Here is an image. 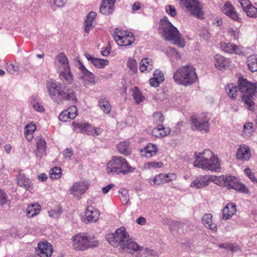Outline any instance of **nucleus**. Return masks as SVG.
<instances>
[{"label": "nucleus", "mask_w": 257, "mask_h": 257, "mask_svg": "<svg viewBox=\"0 0 257 257\" xmlns=\"http://www.w3.org/2000/svg\"><path fill=\"white\" fill-rule=\"evenodd\" d=\"M59 71V77L62 83L55 80H50L47 83V91L51 99L57 103L64 100L70 101L72 103H76L77 98L76 91L74 88L69 86L73 80L70 68Z\"/></svg>", "instance_id": "obj_1"}, {"label": "nucleus", "mask_w": 257, "mask_h": 257, "mask_svg": "<svg viewBox=\"0 0 257 257\" xmlns=\"http://www.w3.org/2000/svg\"><path fill=\"white\" fill-rule=\"evenodd\" d=\"M238 85L232 83L225 86V89L228 96L235 99L237 95L242 98L245 107L249 110H254L255 97L257 96V85L251 83L246 79L240 77L238 79Z\"/></svg>", "instance_id": "obj_2"}, {"label": "nucleus", "mask_w": 257, "mask_h": 257, "mask_svg": "<svg viewBox=\"0 0 257 257\" xmlns=\"http://www.w3.org/2000/svg\"><path fill=\"white\" fill-rule=\"evenodd\" d=\"M106 239L113 246L119 247L120 250L128 253L138 252L142 249V246L130 238L128 233L124 227H120L114 233L107 234Z\"/></svg>", "instance_id": "obj_3"}, {"label": "nucleus", "mask_w": 257, "mask_h": 257, "mask_svg": "<svg viewBox=\"0 0 257 257\" xmlns=\"http://www.w3.org/2000/svg\"><path fill=\"white\" fill-rule=\"evenodd\" d=\"M193 164L195 167L213 171H217L220 168L218 158L210 150L199 153Z\"/></svg>", "instance_id": "obj_4"}, {"label": "nucleus", "mask_w": 257, "mask_h": 257, "mask_svg": "<svg viewBox=\"0 0 257 257\" xmlns=\"http://www.w3.org/2000/svg\"><path fill=\"white\" fill-rule=\"evenodd\" d=\"M162 34L167 40L171 41L174 44L179 47H184L185 43L181 39L180 33L178 29L168 20L167 17L160 21Z\"/></svg>", "instance_id": "obj_5"}, {"label": "nucleus", "mask_w": 257, "mask_h": 257, "mask_svg": "<svg viewBox=\"0 0 257 257\" xmlns=\"http://www.w3.org/2000/svg\"><path fill=\"white\" fill-rule=\"evenodd\" d=\"M197 78L195 69L189 65L181 67L173 75L176 83L185 86L192 85L197 81Z\"/></svg>", "instance_id": "obj_6"}, {"label": "nucleus", "mask_w": 257, "mask_h": 257, "mask_svg": "<svg viewBox=\"0 0 257 257\" xmlns=\"http://www.w3.org/2000/svg\"><path fill=\"white\" fill-rule=\"evenodd\" d=\"M135 168L131 166L125 159L121 157L113 156L106 165L108 174L123 175L134 172Z\"/></svg>", "instance_id": "obj_7"}, {"label": "nucleus", "mask_w": 257, "mask_h": 257, "mask_svg": "<svg viewBox=\"0 0 257 257\" xmlns=\"http://www.w3.org/2000/svg\"><path fill=\"white\" fill-rule=\"evenodd\" d=\"M98 244L97 240L93 236L79 233L73 237V246L76 250H84L97 246Z\"/></svg>", "instance_id": "obj_8"}, {"label": "nucleus", "mask_w": 257, "mask_h": 257, "mask_svg": "<svg viewBox=\"0 0 257 257\" xmlns=\"http://www.w3.org/2000/svg\"><path fill=\"white\" fill-rule=\"evenodd\" d=\"M181 5L193 16L202 19L204 17L203 6L198 0H180Z\"/></svg>", "instance_id": "obj_9"}, {"label": "nucleus", "mask_w": 257, "mask_h": 257, "mask_svg": "<svg viewBox=\"0 0 257 257\" xmlns=\"http://www.w3.org/2000/svg\"><path fill=\"white\" fill-rule=\"evenodd\" d=\"M210 118L206 115L197 117L192 116L191 117V127L193 131H204L207 132L210 129L209 120Z\"/></svg>", "instance_id": "obj_10"}, {"label": "nucleus", "mask_w": 257, "mask_h": 257, "mask_svg": "<svg viewBox=\"0 0 257 257\" xmlns=\"http://www.w3.org/2000/svg\"><path fill=\"white\" fill-rule=\"evenodd\" d=\"M117 29L115 32L114 39L117 44L121 46H127L131 45L135 41V37L132 33L118 31Z\"/></svg>", "instance_id": "obj_11"}, {"label": "nucleus", "mask_w": 257, "mask_h": 257, "mask_svg": "<svg viewBox=\"0 0 257 257\" xmlns=\"http://www.w3.org/2000/svg\"><path fill=\"white\" fill-rule=\"evenodd\" d=\"M53 251L52 245L47 241L39 242L36 249L37 254L40 257H51Z\"/></svg>", "instance_id": "obj_12"}, {"label": "nucleus", "mask_w": 257, "mask_h": 257, "mask_svg": "<svg viewBox=\"0 0 257 257\" xmlns=\"http://www.w3.org/2000/svg\"><path fill=\"white\" fill-rule=\"evenodd\" d=\"M88 188V185L87 181L80 180L73 185L70 189V192L74 196L78 197L83 194Z\"/></svg>", "instance_id": "obj_13"}, {"label": "nucleus", "mask_w": 257, "mask_h": 257, "mask_svg": "<svg viewBox=\"0 0 257 257\" xmlns=\"http://www.w3.org/2000/svg\"><path fill=\"white\" fill-rule=\"evenodd\" d=\"M211 175H200L192 183L190 186L196 189H201L207 187L211 182Z\"/></svg>", "instance_id": "obj_14"}, {"label": "nucleus", "mask_w": 257, "mask_h": 257, "mask_svg": "<svg viewBox=\"0 0 257 257\" xmlns=\"http://www.w3.org/2000/svg\"><path fill=\"white\" fill-rule=\"evenodd\" d=\"M55 65L58 68L59 71L60 70H68L70 68L67 57L63 53H60L57 55Z\"/></svg>", "instance_id": "obj_15"}, {"label": "nucleus", "mask_w": 257, "mask_h": 257, "mask_svg": "<svg viewBox=\"0 0 257 257\" xmlns=\"http://www.w3.org/2000/svg\"><path fill=\"white\" fill-rule=\"evenodd\" d=\"M222 12L224 14L229 17L234 21L237 22H241V19L238 16L234 11L233 6L231 3L226 2L223 6Z\"/></svg>", "instance_id": "obj_16"}, {"label": "nucleus", "mask_w": 257, "mask_h": 257, "mask_svg": "<svg viewBox=\"0 0 257 257\" xmlns=\"http://www.w3.org/2000/svg\"><path fill=\"white\" fill-rule=\"evenodd\" d=\"M175 175L172 174H160L156 175L153 179V182L155 185H161L170 182L175 178Z\"/></svg>", "instance_id": "obj_17"}, {"label": "nucleus", "mask_w": 257, "mask_h": 257, "mask_svg": "<svg viewBox=\"0 0 257 257\" xmlns=\"http://www.w3.org/2000/svg\"><path fill=\"white\" fill-rule=\"evenodd\" d=\"M116 0H103L100 7V12L105 15L112 14Z\"/></svg>", "instance_id": "obj_18"}, {"label": "nucleus", "mask_w": 257, "mask_h": 257, "mask_svg": "<svg viewBox=\"0 0 257 257\" xmlns=\"http://www.w3.org/2000/svg\"><path fill=\"white\" fill-rule=\"evenodd\" d=\"M250 151L248 146L241 145L236 154V158L240 160H248L250 158Z\"/></svg>", "instance_id": "obj_19"}, {"label": "nucleus", "mask_w": 257, "mask_h": 257, "mask_svg": "<svg viewBox=\"0 0 257 257\" xmlns=\"http://www.w3.org/2000/svg\"><path fill=\"white\" fill-rule=\"evenodd\" d=\"M220 46L222 50L225 52L236 54H239L241 53L240 48L233 43L230 42L220 43Z\"/></svg>", "instance_id": "obj_20"}, {"label": "nucleus", "mask_w": 257, "mask_h": 257, "mask_svg": "<svg viewBox=\"0 0 257 257\" xmlns=\"http://www.w3.org/2000/svg\"><path fill=\"white\" fill-rule=\"evenodd\" d=\"M236 212V205L233 203H228L223 210L222 218L223 220H227L231 217Z\"/></svg>", "instance_id": "obj_21"}, {"label": "nucleus", "mask_w": 257, "mask_h": 257, "mask_svg": "<svg viewBox=\"0 0 257 257\" xmlns=\"http://www.w3.org/2000/svg\"><path fill=\"white\" fill-rule=\"evenodd\" d=\"M215 59V66L219 70H222L225 69L228 66L229 63V60L225 58L224 56L217 54L214 57Z\"/></svg>", "instance_id": "obj_22"}, {"label": "nucleus", "mask_w": 257, "mask_h": 257, "mask_svg": "<svg viewBox=\"0 0 257 257\" xmlns=\"http://www.w3.org/2000/svg\"><path fill=\"white\" fill-rule=\"evenodd\" d=\"M16 180L19 186L24 187L27 190H29L31 188V181L29 179L27 178L23 174L20 172L17 176Z\"/></svg>", "instance_id": "obj_23"}, {"label": "nucleus", "mask_w": 257, "mask_h": 257, "mask_svg": "<svg viewBox=\"0 0 257 257\" xmlns=\"http://www.w3.org/2000/svg\"><path fill=\"white\" fill-rule=\"evenodd\" d=\"M86 218L88 222H95L99 218V212L93 206H88L86 210Z\"/></svg>", "instance_id": "obj_24"}, {"label": "nucleus", "mask_w": 257, "mask_h": 257, "mask_svg": "<svg viewBox=\"0 0 257 257\" xmlns=\"http://www.w3.org/2000/svg\"><path fill=\"white\" fill-rule=\"evenodd\" d=\"M158 150L157 146L152 143L148 144L145 148L141 149L142 155L146 157H150L154 156Z\"/></svg>", "instance_id": "obj_25"}, {"label": "nucleus", "mask_w": 257, "mask_h": 257, "mask_svg": "<svg viewBox=\"0 0 257 257\" xmlns=\"http://www.w3.org/2000/svg\"><path fill=\"white\" fill-rule=\"evenodd\" d=\"M212 216L210 213L204 214L202 218V223L204 226L213 231L217 230V225L212 223Z\"/></svg>", "instance_id": "obj_26"}, {"label": "nucleus", "mask_w": 257, "mask_h": 257, "mask_svg": "<svg viewBox=\"0 0 257 257\" xmlns=\"http://www.w3.org/2000/svg\"><path fill=\"white\" fill-rule=\"evenodd\" d=\"M96 17V13L94 12H90L87 16L84 22V31L88 34L92 27L93 20Z\"/></svg>", "instance_id": "obj_27"}, {"label": "nucleus", "mask_w": 257, "mask_h": 257, "mask_svg": "<svg viewBox=\"0 0 257 257\" xmlns=\"http://www.w3.org/2000/svg\"><path fill=\"white\" fill-rule=\"evenodd\" d=\"M73 125L75 128L79 129L80 132L82 133H85L88 135L92 134V132H91V131H92V126L87 123H78L74 122H73Z\"/></svg>", "instance_id": "obj_28"}, {"label": "nucleus", "mask_w": 257, "mask_h": 257, "mask_svg": "<svg viewBox=\"0 0 257 257\" xmlns=\"http://www.w3.org/2000/svg\"><path fill=\"white\" fill-rule=\"evenodd\" d=\"M153 69V63L149 58H144L140 62V69L141 72H150Z\"/></svg>", "instance_id": "obj_29"}, {"label": "nucleus", "mask_w": 257, "mask_h": 257, "mask_svg": "<svg viewBox=\"0 0 257 257\" xmlns=\"http://www.w3.org/2000/svg\"><path fill=\"white\" fill-rule=\"evenodd\" d=\"M117 148L118 151L124 155H128L131 153L130 142L128 141L120 142L117 145Z\"/></svg>", "instance_id": "obj_30"}, {"label": "nucleus", "mask_w": 257, "mask_h": 257, "mask_svg": "<svg viewBox=\"0 0 257 257\" xmlns=\"http://www.w3.org/2000/svg\"><path fill=\"white\" fill-rule=\"evenodd\" d=\"M40 210L41 206L38 203L30 205L26 211L27 216L29 218L35 216Z\"/></svg>", "instance_id": "obj_31"}, {"label": "nucleus", "mask_w": 257, "mask_h": 257, "mask_svg": "<svg viewBox=\"0 0 257 257\" xmlns=\"http://www.w3.org/2000/svg\"><path fill=\"white\" fill-rule=\"evenodd\" d=\"M247 64L249 69L251 72L257 71V55H252L249 56L247 59Z\"/></svg>", "instance_id": "obj_32"}, {"label": "nucleus", "mask_w": 257, "mask_h": 257, "mask_svg": "<svg viewBox=\"0 0 257 257\" xmlns=\"http://www.w3.org/2000/svg\"><path fill=\"white\" fill-rule=\"evenodd\" d=\"M46 148V142L44 139H39L37 142L36 150L35 151V155L37 157H41L40 153L45 152Z\"/></svg>", "instance_id": "obj_33"}, {"label": "nucleus", "mask_w": 257, "mask_h": 257, "mask_svg": "<svg viewBox=\"0 0 257 257\" xmlns=\"http://www.w3.org/2000/svg\"><path fill=\"white\" fill-rule=\"evenodd\" d=\"M99 104L100 107L104 113L108 114L110 112L111 110V106L108 99L106 98L101 97L99 99Z\"/></svg>", "instance_id": "obj_34"}, {"label": "nucleus", "mask_w": 257, "mask_h": 257, "mask_svg": "<svg viewBox=\"0 0 257 257\" xmlns=\"http://www.w3.org/2000/svg\"><path fill=\"white\" fill-rule=\"evenodd\" d=\"M81 72L83 74V77L86 78L89 82H91L94 80V75L89 71L82 64L80 66Z\"/></svg>", "instance_id": "obj_35"}, {"label": "nucleus", "mask_w": 257, "mask_h": 257, "mask_svg": "<svg viewBox=\"0 0 257 257\" xmlns=\"http://www.w3.org/2000/svg\"><path fill=\"white\" fill-rule=\"evenodd\" d=\"M132 91L134 99L138 104H139L144 99V96L142 95V93L137 87L133 88Z\"/></svg>", "instance_id": "obj_36"}, {"label": "nucleus", "mask_w": 257, "mask_h": 257, "mask_svg": "<svg viewBox=\"0 0 257 257\" xmlns=\"http://www.w3.org/2000/svg\"><path fill=\"white\" fill-rule=\"evenodd\" d=\"M159 131H162L159 133V135L161 137H164L170 134V129L169 128H165L163 125H158V128H154L152 132L157 137V135L156 134Z\"/></svg>", "instance_id": "obj_37"}, {"label": "nucleus", "mask_w": 257, "mask_h": 257, "mask_svg": "<svg viewBox=\"0 0 257 257\" xmlns=\"http://www.w3.org/2000/svg\"><path fill=\"white\" fill-rule=\"evenodd\" d=\"M253 123L251 122H247L243 126V135L244 137L249 136L253 131L254 128L253 127Z\"/></svg>", "instance_id": "obj_38"}, {"label": "nucleus", "mask_w": 257, "mask_h": 257, "mask_svg": "<svg viewBox=\"0 0 257 257\" xmlns=\"http://www.w3.org/2000/svg\"><path fill=\"white\" fill-rule=\"evenodd\" d=\"M243 11L246 13L247 16L249 17L257 18V8L252 5H250Z\"/></svg>", "instance_id": "obj_39"}, {"label": "nucleus", "mask_w": 257, "mask_h": 257, "mask_svg": "<svg viewBox=\"0 0 257 257\" xmlns=\"http://www.w3.org/2000/svg\"><path fill=\"white\" fill-rule=\"evenodd\" d=\"M61 169L60 167H55L50 171V178L54 179H59L61 176Z\"/></svg>", "instance_id": "obj_40"}, {"label": "nucleus", "mask_w": 257, "mask_h": 257, "mask_svg": "<svg viewBox=\"0 0 257 257\" xmlns=\"http://www.w3.org/2000/svg\"><path fill=\"white\" fill-rule=\"evenodd\" d=\"M212 177L211 182H213L218 186H225V176H220L219 177L211 176Z\"/></svg>", "instance_id": "obj_41"}, {"label": "nucleus", "mask_w": 257, "mask_h": 257, "mask_svg": "<svg viewBox=\"0 0 257 257\" xmlns=\"http://www.w3.org/2000/svg\"><path fill=\"white\" fill-rule=\"evenodd\" d=\"M108 63L107 60L96 58V59L93 60V64L97 68H103L105 66L107 65Z\"/></svg>", "instance_id": "obj_42"}, {"label": "nucleus", "mask_w": 257, "mask_h": 257, "mask_svg": "<svg viewBox=\"0 0 257 257\" xmlns=\"http://www.w3.org/2000/svg\"><path fill=\"white\" fill-rule=\"evenodd\" d=\"M236 180L237 178L232 176H225V187L228 189H231L232 186H234V184L236 183Z\"/></svg>", "instance_id": "obj_43"}, {"label": "nucleus", "mask_w": 257, "mask_h": 257, "mask_svg": "<svg viewBox=\"0 0 257 257\" xmlns=\"http://www.w3.org/2000/svg\"><path fill=\"white\" fill-rule=\"evenodd\" d=\"M119 193H120L119 198L123 204H126L129 200V195L127 190L123 189L121 191H119Z\"/></svg>", "instance_id": "obj_44"}, {"label": "nucleus", "mask_w": 257, "mask_h": 257, "mask_svg": "<svg viewBox=\"0 0 257 257\" xmlns=\"http://www.w3.org/2000/svg\"><path fill=\"white\" fill-rule=\"evenodd\" d=\"M231 189L239 191L241 192H246L247 191L246 187L243 184L239 182L237 179L236 183L234 184V186H232Z\"/></svg>", "instance_id": "obj_45"}, {"label": "nucleus", "mask_w": 257, "mask_h": 257, "mask_svg": "<svg viewBox=\"0 0 257 257\" xmlns=\"http://www.w3.org/2000/svg\"><path fill=\"white\" fill-rule=\"evenodd\" d=\"M66 111L68 113L70 119H74L77 115V108L75 105L70 106Z\"/></svg>", "instance_id": "obj_46"}, {"label": "nucleus", "mask_w": 257, "mask_h": 257, "mask_svg": "<svg viewBox=\"0 0 257 257\" xmlns=\"http://www.w3.org/2000/svg\"><path fill=\"white\" fill-rule=\"evenodd\" d=\"M127 63V66L133 72H136L137 71V64L135 60L132 58H129Z\"/></svg>", "instance_id": "obj_47"}, {"label": "nucleus", "mask_w": 257, "mask_h": 257, "mask_svg": "<svg viewBox=\"0 0 257 257\" xmlns=\"http://www.w3.org/2000/svg\"><path fill=\"white\" fill-rule=\"evenodd\" d=\"M49 215L51 217L56 218L58 217L62 213V209L60 206H58L57 210H51L48 212Z\"/></svg>", "instance_id": "obj_48"}, {"label": "nucleus", "mask_w": 257, "mask_h": 257, "mask_svg": "<svg viewBox=\"0 0 257 257\" xmlns=\"http://www.w3.org/2000/svg\"><path fill=\"white\" fill-rule=\"evenodd\" d=\"M36 128V125L35 124L29 123L28 124L25 128V136L27 135H32V133L35 131Z\"/></svg>", "instance_id": "obj_49"}, {"label": "nucleus", "mask_w": 257, "mask_h": 257, "mask_svg": "<svg viewBox=\"0 0 257 257\" xmlns=\"http://www.w3.org/2000/svg\"><path fill=\"white\" fill-rule=\"evenodd\" d=\"M8 201L7 194L4 190L0 189V205L6 204Z\"/></svg>", "instance_id": "obj_50"}, {"label": "nucleus", "mask_w": 257, "mask_h": 257, "mask_svg": "<svg viewBox=\"0 0 257 257\" xmlns=\"http://www.w3.org/2000/svg\"><path fill=\"white\" fill-rule=\"evenodd\" d=\"M166 12L170 16L174 17L176 14V10L175 8L172 5H168L166 7Z\"/></svg>", "instance_id": "obj_51"}, {"label": "nucleus", "mask_w": 257, "mask_h": 257, "mask_svg": "<svg viewBox=\"0 0 257 257\" xmlns=\"http://www.w3.org/2000/svg\"><path fill=\"white\" fill-rule=\"evenodd\" d=\"M153 117L154 119L156 120V122L157 124H159L163 122L164 121V116L161 112H155L153 114Z\"/></svg>", "instance_id": "obj_52"}, {"label": "nucleus", "mask_w": 257, "mask_h": 257, "mask_svg": "<svg viewBox=\"0 0 257 257\" xmlns=\"http://www.w3.org/2000/svg\"><path fill=\"white\" fill-rule=\"evenodd\" d=\"M244 171L245 174L252 182L257 183V179L255 178L254 173H253L249 168H247L245 169Z\"/></svg>", "instance_id": "obj_53"}, {"label": "nucleus", "mask_w": 257, "mask_h": 257, "mask_svg": "<svg viewBox=\"0 0 257 257\" xmlns=\"http://www.w3.org/2000/svg\"><path fill=\"white\" fill-rule=\"evenodd\" d=\"M154 77H155L158 80H160V81L163 82L164 80V77L163 73L159 70H156L154 72Z\"/></svg>", "instance_id": "obj_54"}, {"label": "nucleus", "mask_w": 257, "mask_h": 257, "mask_svg": "<svg viewBox=\"0 0 257 257\" xmlns=\"http://www.w3.org/2000/svg\"><path fill=\"white\" fill-rule=\"evenodd\" d=\"M69 118V115L66 110L62 111L59 115V119L62 121H67Z\"/></svg>", "instance_id": "obj_55"}, {"label": "nucleus", "mask_w": 257, "mask_h": 257, "mask_svg": "<svg viewBox=\"0 0 257 257\" xmlns=\"http://www.w3.org/2000/svg\"><path fill=\"white\" fill-rule=\"evenodd\" d=\"M147 164L149 168H161L163 166V164L161 162H148Z\"/></svg>", "instance_id": "obj_56"}, {"label": "nucleus", "mask_w": 257, "mask_h": 257, "mask_svg": "<svg viewBox=\"0 0 257 257\" xmlns=\"http://www.w3.org/2000/svg\"><path fill=\"white\" fill-rule=\"evenodd\" d=\"M239 2L243 11L247 9L250 5H252L249 0H239Z\"/></svg>", "instance_id": "obj_57"}, {"label": "nucleus", "mask_w": 257, "mask_h": 257, "mask_svg": "<svg viewBox=\"0 0 257 257\" xmlns=\"http://www.w3.org/2000/svg\"><path fill=\"white\" fill-rule=\"evenodd\" d=\"M7 68V70L11 74H14L18 70V67L15 66L13 64L8 65Z\"/></svg>", "instance_id": "obj_58"}, {"label": "nucleus", "mask_w": 257, "mask_h": 257, "mask_svg": "<svg viewBox=\"0 0 257 257\" xmlns=\"http://www.w3.org/2000/svg\"><path fill=\"white\" fill-rule=\"evenodd\" d=\"M150 84L152 86L156 87L159 86L161 81L155 77L151 78L150 80Z\"/></svg>", "instance_id": "obj_59"}, {"label": "nucleus", "mask_w": 257, "mask_h": 257, "mask_svg": "<svg viewBox=\"0 0 257 257\" xmlns=\"http://www.w3.org/2000/svg\"><path fill=\"white\" fill-rule=\"evenodd\" d=\"M64 158L65 159H68L70 160L73 154V151L71 149L67 148L64 150Z\"/></svg>", "instance_id": "obj_60"}, {"label": "nucleus", "mask_w": 257, "mask_h": 257, "mask_svg": "<svg viewBox=\"0 0 257 257\" xmlns=\"http://www.w3.org/2000/svg\"><path fill=\"white\" fill-rule=\"evenodd\" d=\"M228 33L231 37H233V39H237L239 36V32L238 31H234L232 29H230Z\"/></svg>", "instance_id": "obj_61"}, {"label": "nucleus", "mask_w": 257, "mask_h": 257, "mask_svg": "<svg viewBox=\"0 0 257 257\" xmlns=\"http://www.w3.org/2000/svg\"><path fill=\"white\" fill-rule=\"evenodd\" d=\"M67 0H54V4L58 7H63L66 4Z\"/></svg>", "instance_id": "obj_62"}, {"label": "nucleus", "mask_w": 257, "mask_h": 257, "mask_svg": "<svg viewBox=\"0 0 257 257\" xmlns=\"http://www.w3.org/2000/svg\"><path fill=\"white\" fill-rule=\"evenodd\" d=\"M32 107L35 110L39 112H43L44 110L43 106L40 105L39 103L33 104Z\"/></svg>", "instance_id": "obj_63"}, {"label": "nucleus", "mask_w": 257, "mask_h": 257, "mask_svg": "<svg viewBox=\"0 0 257 257\" xmlns=\"http://www.w3.org/2000/svg\"><path fill=\"white\" fill-rule=\"evenodd\" d=\"M229 250L232 252H236L240 251V248L238 245L231 243Z\"/></svg>", "instance_id": "obj_64"}]
</instances>
